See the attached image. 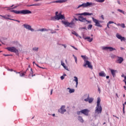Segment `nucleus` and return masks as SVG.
<instances>
[{"label": "nucleus", "instance_id": "obj_41", "mask_svg": "<svg viewBox=\"0 0 126 126\" xmlns=\"http://www.w3.org/2000/svg\"><path fill=\"white\" fill-rule=\"evenodd\" d=\"M51 34H54L55 33H57V32L54 31L52 30H50Z\"/></svg>", "mask_w": 126, "mask_h": 126}, {"label": "nucleus", "instance_id": "obj_24", "mask_svg": "<svg viewBox=\"0 0 126 126\" xmlns=\"http://www.w3.org/2000/svg\"><path fill=\"white\" fill-rule=\"evenodd\" d=\"M116 71H117V70H114V69H111V74L112 75L113 77H115V76H116Z\"/></svg>", "mask_w": 126, "mask_h": 126}, {"label": "nucleus", "instance_id": "obj_59", "mask_svg": "<svg viewBox=\"0 0 126 126\" xmlns=\"http://www.w3.org/2000/svg\"><path fill=\"white\" fill-rule=\"evenodd\" d=\"M101 17L102 19L103 20H104V16L101 15Z\"/></svg>", "mask_w": 126, "mask_h": 126}, {"label": "nucleus", "instance_id": "obj_63", "mask_svg": "<svg viewBox=\"0 0 126 126\" xmlns=\"http://www.w3.org/2000/svg\"><path fill=\"white\" fill-rule=\"evenodd\" d=\"M82 29H85H85H86V27H84L82 28Z\"/></svg>", "mask_w": 126, "mask_h": 126}, {"label": "nucleus", "instance_id": "obj_22", "mask_svg": "<svg viewBox=\"0 0 126 126\" xmlns=\"http://www.w3.org/2000/svg\"><path fill=\"white\" fill-rule=\"evenodd\" d=\"M99 76L101 77H105V76H106V74L103 71H102L99 73Z\"/></svg>", "mask_w": 126, "mask_h": 126}, {"label": "nucleus", "instance_id": "obj_2", "mask_svg": "<svg viewBox=\"0 0 126 126\" xmlns=\"http://www.w3.org/2000/svg\"><path fill=\"white\" fill-rule=\"evenodd\" d=\"M81 57L85 62L84 64L83 65V66H84V67H86V66H87L88 65V67H89V68H90L91 69H93V66H92V65L91 64V63L87 61V60H88V57L84 55H81Z\"/></svg>", "mask_w": 126, "mask_h": 126}, {"label": "nucleus", "instance_id": "obj_33", "mask_svg": "<svg viewBox=\"0 0 126 126\" xmlns=\"http://www.w3.org/2000/svg\"><path fill=\"white\" fill-rule=\"evenodd\" d=\"M92 27H93V25H89L88 26V29H90V30H91V29H92Z\"/></svg>", "mask_w": 126, "mask_h": 126}, {"label": "nucleus", "instance_id": "obj_64", "mask_svg": "<svg viewBox=\"0 0 126 126\" xmlns=\"http://www.w3.org/2000/svg\"><path fill=\"white\" fill-rule=\"evenodd\" d=\"M124 88L125 90H126V87L125 86H124Z\"/></svg>", "mask_w": 126, "mask_h": 126}, {"label": "nucleus", "instance_id": "obj_36", "mask_svg": "<svg viewBox=\"0 0 126 126\" xmlns=\"http://www.w3.org/2000/svg\"><path fill=\"white\" fill-rule=\"evenodd\" d=\"M16 73H19L20 74V76L21 77L24 76V75H25L24 73H21L20 72H16Z\"/></svg>", "mask_w": 126, "mask_h": 126}, {"label": "nucleus", "instance_id": "obj_35", "mask_svg": "<svg viewBox=\"0 0 126 126\" xmlns=\"http://www.w3.org/2000/svg\"><path fill=\"white\" fill-rule=\"evenodd\" d=\"M120 26L122 27V28H126V25L124 23L121 24Z\"/></svg>", "mask_w": 126, "mask_h": 126}, {"label": "nucleus", "instance_id": "obj_20", "mask_svg": "<svg viewBox=\"0 0 126 126\" xmlns=\"http://www.w3.org/2000/svg\"><path fill=\"white\" fill-rule=\"evenodd\" d=\"M51 30L47 29L46 28H43L41 29L38 30L37 31H39L40 32H48V31H50Z\"/></svg>", "mask_w": 126, "mask_h": 126}, {"label": "nucleus", "instance_id": "obj_17", "mask_svg": "<svg viewBox=\"0 0 126 126\" xmlns=\"http://www.w3.org/2000/svg\"><path fill=\"white\" fill-rule=\"evenodd\" d=\"M124 62V58L123 57H118L116 61L117 63H122Z\"/></svg>", "mask_w": 126, "mask_h": 126}, {"label": "nucleus", "instance_id": "obj_61", "mask_svg": "<svg viewBox=\"0 0 126 126\" xmlns=\"http://www.w3.org/2000/svg\"><path fill=\"white\" fill-rule=\"evenodd\" d=\"M98 91H99V92H101V89H100V88H98Z\"/></svg>", "mask_w": 126, "mask_h": 126}, {"label": "nucleus", "instance_id": "obj_50", "mask_svg": "<svg viewBox=\"0 0 126 126\" xmlns=\"http://www.w3.org/2000/svg\"><path fill=\"white\" fill-rule=\"evenodd\" d=\"M114 24H115V25H117V26H121V24L120 23L117 24V23H114Z\"/></svg>", "mask_w": 126, "mask_h": 126}, {"label": "nucleus", "instance_id": "obj_57", "mask_svg": "<svg viewBox=\"0 0 126 126\" xmlns=\"http://www.w3.org/2000/svg\"><path fill=\"white\" fill-rule=\"evenodd\" d=\"M39 0H34L33 1H34L35 2H37V1H39Z\"/></svg>", "mask_w": 126, "mask_h": 126}, {"label": "nucleus", "instance_id": "obj_48", "mask_svg": "<svg viewBox=\"0 0 126 126\" xmlns=\"http://www.w3.org/2000/svg\"><path fill=\"white\" fill-rule=\"evenodd\" d=\"M61 45H62V46L64 47V49L66 48V44H61Z\"/></svg>", "mask_w": 126, "mask_h": 126}, {"label": "nucleus", "instance_id": "obj_29", "mask_svg": "<svg viewBox=\"0 0 126 126\" xmlns=\"http://www.w3.org/2000/svg\"><path fill=\"white\" fill-rule=\"evenodd\" d=\"M117 11H119V12H121L123 14H126V13H125V11H124L123 10H121V9H118Z\"/></svg>", "mask_w": 126, "mask_h": 126}, {"label": "nucleus", "instance_id": "obj_28", "mask_svg": "<svg viewBox=\"0 0 126 126\" xmlns=\"http://www.w3.org/2000/svg\"><path fill=\"white\" fill-rule=\"evenodd\" d=\"M71 33L72 34H73V35H75V36H76V37H78V36H79V35H78V33L75 32V31H72Z\"/></svg>", "mask_w": 126, "mask_h": 126}, {"label": "nucleus", "instance_id": "obj_16", "mask_svg": "<svg viewBox=\"0 0 126 126\" xmlns=\"http://www.w3.org/2000/svg\"><path fill=\"white\" fill-rule=\"evenodd\" d=\"M78 20L81 22H86V18L83 17L82 16H79L78 17Z\"/></svg>", "mask_w": 126, "mask_h": 126}, {"label": "nucleus", "instance_id": "obj_39", "mask_svg": "<svg viewBox=\"0 0 126 126\" xmlns=\"http://www.w3.org/2000/svg\"><path fill=\"white\" fill-rule=\"evenodd\" d=\"M3 56H4V57H8V56H12V55H11V54H3Z\"/></svg>", "mask_w": 126, "mask_h": 126}, {"label": "nucleus", "instance_id": "obj_47", "mask_svg": "<svg viewBox=\"0 0 126 126\" xmlns=\"http://www.w3.org/2000/svg\"><path fill=\"white\" fill-rule=\"evenodd\" d=\"M0 16H1V17H2V18L3 19H5V15H0Z\"/></svg>", "mask_w": 126, "mask_h": 126}, {"label": "nucleus", "instance_id": "obj_45", "mask_svg": "<svg viewBox=\"0 0 126 126\" xmlns=\"http://www.w3.org/2000/svg\"><path fill=\"white\" fill-rule=\"evenodd\" d=\"M108 23L110 25V24H115V23H114L113 21H109Z\"/></svg>", "mask_w": 126, "mask_h": 126}, {"label": "nucleus", "instance_id": "obj_10", "mask_svg": "<svg viewBox=\"0 0 126 126\" xmlns=\"http://www.w3.org/2000/svg\"><path fill=\"white\" fill-rule=\"evenodd\" d=\"M23 26H24V28H26V29H28V30H30V31H32V32H33V31H34V29H32V26H31V25H29L27 24H25L23 25Z\"/></svg>", "mask_w": 126, "mask_h": 126}, {"label": "nucleus", "instance_id": "obj_58", "mask_svg": "<svg viewBox=\"0 0 126 126\" xmlns=\"http://www.w3.org/2000/svg\"><path fill=\"white\" fill-rule=\"evenodd\" d=\"M109 24L108 23H107V28H110V27H109Z\"/></svg>", "mask_w": 126, "mask_h": 126}, {"label": "nucleus", "instance_id": "obj_53", "mask_svg": "<svg viewBox=\"0 0 126 126\" xmlns=\"http://www.w3.org/2000/svg\"><path fill=\"white\" fill-rule=\"evenodd\" d=\"M63 67H64V68L65 69H66V70H67V67L66 66H64Z\"/></svg>", "mask_w": 126, "mask_h": 126}, {"label": "nucleus", "instance_id": "obj_9", "mask_svg": "<svg viewBox=\"0 0 126 126\" xmlns=\"http://www.w3.org/2000/svg\"><path fill=\"white\" fill-rule=\"evenodd\" d=\"M6 50H8L9 52H12V53H17L18 50L16 49V48L14 47H8L6 48Z\"/></svg>", "mask_w": 126, "mask_h": 126}, {"label": "nucleus", "instance_id": "obj_60", "mask_svg": "<svg viewBox=\"0 0 126 126\" xmlns=\"http://www.w3.org/2000/svg\"><path fill=\"white\" fill-rule=\"evenodd\" d=\"M106 78L107 79H109V78H110V76H107L106 77Z\"/></svg>", "mask_w": 126, "mask_h": 126}, {"label": "nucleus", "instance_id": "obj_44", "mask_svg": "<svg viewBox=\"0 0 126 126\" xmlns=\"http://www.w3.org/2000/svg\"><path fill=\"white\" fill-rule=\"evenodd\" d=\"M88 42H92V41H93V38H90V39H88Z\"/></svg>", "mask_w": 126, "mask_h": 126}, {"label": "nucleus", "instance_id": "obj_25", "mask_svg": "<svg viewBox=\"0 0 126 126\" xmlns=\"http://www.w3.org/2000/svg\"><path fill=\"white\" fill-rule=\"evenodd\" d=\"M67 90H69V93L71 94V93H74L75 90L73 89H70V88H67Z\"/></svg>", "mask_w": 126, "mask_h": 126}, {"label": "nucleus", "instance_id": "obj_14", "mask_svg": "<svg viewBox=\"0 0 126 126\" xmlns=\"http://www.w3.org/2000/svg\"><path fill=\"white\" fill-rule=\"evenodd\" d=\"M65 20V17L64 15H62L61 13H59L57 16V20Z\"/></svg>", "mask_w": 126, "mask_h": 126}, {"label": "nucleus", "instance_id": "obj_38", "mask_svg": "<svg viewBox=\"0 0 126 126\" xmlns=\"http://www.w3.org/2000/svg\"><path fill=\"white\" fill-rule=\"evenodd\" d=\"M70 47H71L72 48H73V49H74V50H76V51H78V49L76 48L75 47H74V46L72 45H70Z\"/></svg>", "mask_w": 126, "mask_h": 126}, {"label": "nucleus", "instance_id": "obj_21", "mask_svg": "<svg viewBox=\"0 0 126 126\" xmlns=\"http://www.w3.org/2000/svg\"><path fill=\"white\" fill-rule=\"evenodd\" d=\"M78 120L80 122V123H82V124H83V123H84V120H83V118L80 116H79L78 117Z\"/></svg>", "mask_w": 126, "mask_h": 126}, {"label": "nucleus", "instance_id": "obj_62", "mask_svg": "<svg viewBox=\"0 0 126 126\" xmlns=\"http://www.w3.org/2000/svg\"><path fill=\"white\" fill-rule=\"evenodd\" d=\"M120 49L121 50H125V48H124L123 47H121Z\"/></svg>", "mask_w": 126, "mask_h": 126}, {"label": "nucleus", "instance_id": "obj_3", "mask_svg": "<svg viewBox=\"0 0 126 126\" xmlns=\"http://www.w3.org/2000/svg\"><path fill=\"white\" fill-rule=\"evenodd\" d=\"M101 102V98L99 97L97 98L96 102V106L95 107V110L94 113L95 114H101L102 113V106L100 104Z\"/></svg>", "mask_w": 126, "mask_h": 126}, {"label": "nucleus", "instance_id": "obj_37", "mask_svg": "<svg viewBox=\"0 0 126 126\" xmlns=\"http://www.w3.org/2000/svg\"><path fill=\"white\" fill-rule=\"evenodd\" d=\"M121 41L122 42V41H126V38L125 37H121L120 39Z\"/></svg>", "mask_w": 126, "mask_h": 126}, {"label": "nucleus", "instance_id": "obj_54", "mask_svg": "<svg viewBox=\"0 0 126 126\" xmlns=\"http://www.w3.org/2000/svg\"><path fill=\"white\" fill-rule=\"evenodd\" d=\"M53 89L51 90V92H50V95H52V94H53Z\"/></svg>", "mask_w": 126, "mask_h": 126}, {"label": "nucleus", "instance_id": "obj_46", "mask_svg": "<svg viewBox=\"0 0 126 126\" xmlns=\"http://www.w3.org/2000/svg\"><path fill=\"white\" fill-rule=\"evenodd\" d=\"M86 22H87L88 23L91 24V23H92V22L91 21H88V20L86 19Z\"/></svg>", "mask_w": 126, "mask_h": 126}, {"label": "nucleus", "instance_id": "obj_51", "mask_svg": "<svg viewBox=\"0 0 126 126\" xmlns=\"http://www.w3.org/2000/svg\"><path fill=\"white\" fill-rule=\"evenodd\" d=\"M61 79L62 80H63V79H64V76H62Z\"/></svg>", "mask_w": 126, "mask_h": 126}, {"label": "nucleus", "instance_id": "obj_40", "mask_svg": "<svg viewBox=\"0 0 126 126\" xmlns=\"http://www.w3.org/2000/svg\"><path fill=\"white\" fill-rule=\"evenodd\" d=\"M61 65H63V67L65 66V64H64L63 61H61Z\"/></svg>", "mask_w": 126, "mask_h": 126}, {"label": "nucleus", "instance_id": "obj_31", "mask_svg": "<svg viewBox=\"0 0 126 126\" xmlns=\"http://www.w3.org/2000/svg\"><path fill=\"white\" fill-rule=\"evenodd\" d=\"M72 57H73L74 60H75V62L76 63H77V58L76 57V56H75V55H74L73 54L72 55Z\"/></svg>", "mask_w": 126, "mask_h": 126}, {"label": "nucleus", "instance_id": "obj_6", "mask_svg": "<svg viewBox=\"0 0 126 126\" xmlns=\"http://www.w3.org/2000/svg\"><path fill=\"white\" fill-rule=\"evenodd\" d=\"M82 101H85V102H89L90 104H91L93 102L94 99L93 98H90L89 97V94H88L87 98H84V96L82 98Z\"/></svg>", "mask_w": 126, "mask_h": 126}, {"label": "nucleus", "instance_id": "obj_1", "mask_svg": "<svg viewBox=\"0 0 126 126\" xmlns=\"http://www.w3.org/2000/svg\"><path fill=\"white\" fill-rule=\"evenodd\" d=\"M74 20L76 21H78V19L76 18L73 19L71 22H68L67 21H62V23H63L64 25H65V27H70V28H73L75 24L74 23Z\"/></svg>", "mask_w": 126, "mask_h": 126}, {"label": "nucleus", "instance_id": "obj_56", "mask_svg": "<svg viewBox=\"0 0 126 126\" xmlns=\"http://www.w3.org/2000/svg\"><path fill=\"white\" fill-rule=\"evenodd\" d=\"M35 65H36V66H37L38 67L41 68V66H39L38 64H37V63H35Z\"/></svg>", "mask_w": 126, "mask_h": 126}, {"label": "nucleus", "instance_id": "obj_7", "mask_svg": "<svg viewBox=\"0 0 126 126\" xmlns=\"http://www.w3.org/2000/svg\"><path fill=\"white\" fill-rule=\"evenodd\" d=\"M101 48H102V50H103V51H108V50H109L110 52H113V51H116L115 48H114L112 47L102 46Z\"/></svg>", "mask_w": 126, "mask_h": 126}, {"label": "nucleus", "instance_id": "obj_4", "mask_svg": "<svg viewBox=\"0 0 126 126\" xmlns=\"http://www.w3.org/2000/svg\"><path fill=\"white\" fill-rule=\"evenodd\" d=\"M11 12H14V13H16V14H31L32 13L31 11L28 9H24L22 10H13L11 11Z\"/></svg>", "mask_w": 126, "mask_h": 126}, {"label": "nucleus", "instance_id": "obj_18", "mask_svg": "<svg viewBox=\"0 0 126 126\" xmlns=\"http://www.w3.org/2000/svg\"><path fill=\"white\" fill-rule=\"evenodd\" d=\"M73 81L76 82V88H77V86H78V78L76 76H74Z\"/></svg>", "mask_w": 126, "mask_h": 126}, {"label": "nucleus", "instance_id": "obj_34", "mask_svg": "<svg viewBox=\"0 0 126 126\" xmlns=\"http://www.w3.org/2000/svg\"><path fill=\"white\" fill-rule=\"evenodd\" d=\"M123 113L124 114V115L126 114V112L125 111V104H123Z\"/></svg>", "mask_w": 126, "mask_h": 126}, {"label": "nucleus", "instance_id": "obj_13", "mask_svg": "<svg viewBox=\"0 0 126 126\" xmlns=\"http://www.w3.org/2000/svg\"><path fill=\"white\" fill-rule=\"evenodd\" d=\"M76 15H84V16H87L93 15V13H88V12H84L82 13L76 14Z\"/></svg>", "mask_w": 126, "mask_h": 126}, {"label": "nucleus", "instance_id": "obj_5", "mask_svg": "<svg viewBox=\"0 0 126 126\" xmlns=\"http://www.w3.org/2000/svg\"><path fill=\"white\" fill-rule=\"evenodd\" d=\"M95 5V3L92 2H87L86 3H83L81 4H80L78 6L76 9H78V8H80V7H83V8H85V7H88V6H94Z\"/></svg>", "mask_w": 126, "mask_h": 126}, {"label": "nucleus", "instance_id": "obj_27", "mask_svg": "<svg viewBox=\"0 0 126 126\" xmlns=\"http://www.w3.org/2000/svg\"><path fill=\"white\" fill-rule=\"evenodd\" d=\"M39 50V48L38 47H33L32 48V51H34V52H38V51Z\"/></svg>", "mask_w": 126, "mask_h": 126}, {"label": "nucleus", "instance_id": "obj_52", "mask_svg": "<svg viewBox=\"0 0 126 126\" xmlns=\"http://www.w3.org/2000/svg\"><path fill=\"white\" fill-rule=\"evenodd\" d=\"M85 40H89V39H90V37H87L85 38Z\"/></svg>", "mask_w": 126, "mask_h": 126}, {"label": "nucleus", "instance_id": "obj_8", "mask_svg": "<svg viewBox=\"0 0 126 126\" xmlns=\"http://www.w3.org/2000/svg\"><path fill=\"white\" fill-rule=\"evenodd\" d=\"M92 20L94 23H95V26H97V27H102V25L100 24V22L99 20L94 18V17H92Z\"/></svg>", "mask_w": 126, "mask_h": 126}, {"label": "nucleus", "instance_id": "obj_55", "mask_svg": "<svg viewBox=\"0 0 126 126\" xmlns=\"http://www.w3.org/2000/svg\"><path fill=\"white\" fill-rule=\"evenodd\" d=\"M117 2H118V4H121V1L119 0H117Z\"/></svg>", "mask_w": 126, "mask_h": 126}, {"label": "nucleus", "instance_id": "obj_12", "mask_svg": "<svg viewBox=\"0 0 126 126\" xmlns=\"http://www.w3.org/2000/svg\"><path fill=\"white\" fill-rule=\"evenodd\" d=\"M66 1H67V0H58L56 1H53L50 2L49 3H63V2H65Z\"/></svg>", "mask_w": 126, "mask_h": 126}, {"label": "nucleus", "instance_id": "obj_32", "mask_svg": "<svg viewBox=\"0 0 126 126\" xmlns=\"http://www.w3.org/2000/svg\"><path fill=\"white\" fill-rule=\"evenodd\" d=\"M95 1H96V2H104L105 1V0H95Z\"/></svg>", "mask_w": 126, "mask_h": 126}, {"label": "nucleus", "instance_id": "obj_15", "mask_svg": "<svg viewBox=\"0 0 126 126\" xmlns=\"http://www.w3.org/2000/svg\"><path fill=\"white\" fill-rule=\"evenodd\" d=\"M82 114H83L85 116H88L89 115V110L88 109H83L81 110Z\"/></svg>", "mask_w": 126, "mask_h": 126}, {"label": "nucleus", "instance_id": "obj_49", "mask_svg": "<svg viewBox=\"0 0 126 126\" xmlns=\"http://www.w3.org/2000/svg\"><path fill=\"white\" fill-rule=\"evenodd\" d=\"M56 14V16L58 17V16H59V12L56 11L55 13Z\"/></svg>", "mask_w": 126, "mask_h": 126}, {"label": "nucleus", "instance_id": "obj_11", "mask_svg": "<svg viewBox=\"0 0 126 126\" xmlns=\"http://www.w3.org/2000/svg\"><path fill=\"white\" fill-rule=\"evenodd\" d=\"M65 106L63 105L61 106L60 109H59L58 112L59 113H61V114H63L64 113H65L66 112V110L65 109Z\"/></svg>", "mask_w": 126, "mask_h": 126}, {"label": "nucleus", "instance_id": "obj_30", "mask_svg": "<svg viewBox=\"0 0 126 126\" xmlns=\"http://www.w3.org/2000/svg\"><path fill=\"white\" fill-rule=\"evenodd\" d=\"M116 37L117 38H118V39H119V40H120V39L122 38V36L120 34L117 33Z\"/></svg>", "mask_w": 126, "mask_h": 126}, {"label": "nucleus", "instance_id": "obj_42", "mask_svg": "<svg viewBox=\"0 0 126 126\" xmlns=\"http://www.w3.org/2000/svg\"><path fill=\"white\" fill-rule=\"evenodd\" d=\"M12 20H13V21H16V22H18V23H20V21H19V20H14L13 19H12Z\"/></svg>", "mask_w": 126, "mask_h": 126}, {"label": "nucleus", "instance_id": "obj_23", "mask_svg": "<svg viewBox=\"0 0 126 126\" xmlns=\"http://www.w3.org/2000/svg\"><path fill=\"white\" fill-rule=\"evenodd\" d=\"M11 15L6 14L5 15V19H8L9 20H12V19H11Z\"/></svg>", "mask_w": 126, "mask_h": 126}, {"label": "nucleus", "instance_id": "obj_26", "mask_svg": "<svg viewBox=\"0 0 126 126\" xmlns=\"http://www.w3.org/2000/svg\"><path fill=\"white\" fill-rule=\"evenodd\" d=\"M50 20L56 21V20H58V17H57L56 16L54 17H51Z\"/></svg>", "mask_w": 126, "mask_h": 126}, {"label": "nucleus", "instance_id": "obj_19", "mask_svg": "<svg viewBox=\"0 0 126 126\" xmlns=\"http://www.w3.org/2000/svg\"><path fill=\"white\" fill-rule=\"evenodd\" d=\"M42 4L41 3H35V4H32L31 5H28L27 6H40Z\"/></svg>", "mask_w": 126, "mask_h": 126}, {"label": "nucleus", "instance_id": "obj_43", "mask_svg": "<svg viewBox=\"0 0 126 126\" xmlns=\"http://www.w3.org/2000/svg\"><path fill=\"white\" fill-rule=\"evenodd\" d=\"M82 114V112H81V110L80 111L77 112V115H81Z\"/></svg>", "mask_w": 126, "mask_h": 126}]
</instances>
